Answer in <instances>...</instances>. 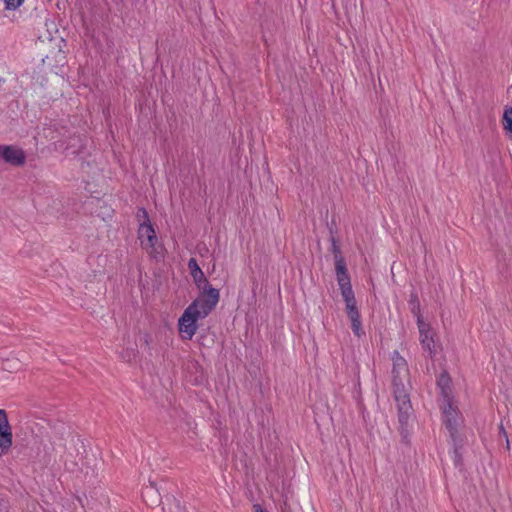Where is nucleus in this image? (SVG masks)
Here are the masks:
<instances>
[{"mask_svg": "<svg viewBox=\"0 0 512 512\" xmlns=\"http://www.w3.org/2000/svg\"><path fill=\"white\" fill-rule=\"evenodd\" d=\"M339 289L341 291V295L346 304V310L357 308V302L355 298L354 291L352 289L351 280L339 282Z\"/></svg>", "mask_w": 512, "mask_h": 512, "instance_id": "f8f14e48", "label": "nucleus"}, {"mask_svg": "<svg viewBox=\"0 0 512 512\" xmlns=\"http://www.w3.org/2000/svg\"><path fill=\"white\" fill-rule=\"evenodd\" d=\"M334 261L337 282L339 283L351 280L348 274V269L344 257L339 256L338 259Z\"/></svg>", "mask_w": 512, "mask_h": 512, "instance_id": "2eb2a0df", "label": "nucleus"}, {"mask_svg": "<svg viewBox=\"0 0 512 512\" xmlns=\"http://www.w3.org/2000/svg\"><path fill=\"white\" fill-rule=\"evenodd\" d=\"M331 242V252L334 255V260L338 259L339 256H342L340 246L338 244V241L335 237H330Z\"/></svg>", "mask_w": 512, "mask_h": 512, "instance_id": "412c9836", "label": "nucleus"}, {"mask_svg": "<svg viewBox=\"0 0 512 512\" xmlns=\"http://www.w3.org/2000/svg\"><path fill=\"white\" fill-rule=\"evenodd\" d=\"M188 269L193 278V281L198 289H202L203 286L206 288L207 286H212L208 279L206 278L204 272L200 268L195 258H190L188 261Z\"/></svg>", "mask_w": 512, "mask_h": 512, "instance_id": "1a4fd4ad", "label": "nucleus"}, {"mask_svg": "<svg viewBox=\"0 0 512 512\" xmlns=\"http://www.w3.org/2000/svg\"><path fill=\"white\" fill-rule=\"evenodd\" d=\"M121 357L125 361L130 362L136 357V350L135 349H127L126 351L122 352Z\"/></svg>", "mask_w": 512, "mask_h": 512, "instance_id": "b1692460", "label": "nucleus"}, {"mask_svg": "<svg viewBox=\"0 0 512 512\" xmlns=\"http://www.w3.org/2000/svg\"><path fill=\"white\" fill-rule=\"evenodd\" d=\"M404 376L406 375L402 371H392L393 397L397 404L399 433L402 441L407 444L410 436L408 422L413 415V408L408 389L404 385Z\"/></svg>", "mask_w": 512, "mask_h": 512, "instance_id": "f257e3e1", "label": "nucleus"}, {"mask_svg": "<svg viewBox=\"0 0 512 512\" xmlns=\"http://www.w3.org/2000/svg\"><path fill=\"white\" fill-rule=\"evenodd\" d=\"M66 467L71 472L82 470V468L79 466V464L77 462H75V461H72L70 464L66 463Z\"/></svg>", "mask_w": 512, "mask_h": 512, "instance_id": "bb28decb", "label": "nucleus"}, {"mask_svg": "<svg viewBox=\"0 0 512 512\" xmlns=\"http://www.w3.org/2000/svg\"><path fill=\"white\" fill-rule=\"evenodd\" d=\"M187 381L193 386L203 385L206 381L203 367L196 360H190L185 367Z\"/></svg>", "mask_w": 512, "mask_h": 512, "instance_id": "6e6552de", "label": "nucleus"}, {"mask_svg": "<svg viewBox=\"0 0 512 512\" xmlns=\"http://www.w3.org/2000/svg\"><path fill=\"white\" fill-rule=\"evenodd\" d=\"M9 503L3 494H0V512H8Z\"/></svg>", "mask_w": 512, "mask_h": 512, "instance_id": "393cba45", "label": "nucleus"}, {"mask_svg": "<svg viewBox=\"0 0 512 512\" xmlns=\"http://www.w3.org/2000/svg\"><path fill=\"white\" fill-rule=\"evenodd\" d=\"M220 300V292L213 286H203L199 289V295L189 306H194V310L198 311L203 318H206L217 306Z\"/></svg>", "mask_w": 512, "mask_h": 512, "instance_id": "f03ea898", "label": "nucleus"}, {"mask_svg": "<svg viewBox=\"0 0 512 512\" xmlns=\"http://www.w3.org/2000/svg\"><path fill=\"white\" fill-rule=\"evenodd\" d=\"M330 237H335L334 234L337 232V229L335 228V221L332 220L330 224H327Z\"/></svg>", "mask_w": 512, "mask_h": 512, "instance_id": "cd10ccee", "label": "nucleus"}, {"mask_svg": "<svg viewBox=\"0 0 512 512\" xmlns=\"http://www.w3.org/2000/svg\"><path fill=\"white\" fill-rule=\"evenodd\" d=\"M158 501L157 497H155V499H153V503L156 504Z\"/></svg>", "mask_w": 512, "mask_h": 512, "instance_id": "c756f323", "label": "nucleus"}, {"mask_svg": "<svg viewBox=\"0 0 512 512\" xmlns=\"http://www.w3.org/2000/svg\"><path fill=\"white\" fill-rule=\"evenodd\" d=\"M346 313H347L349 320L351 321V329H352L354 335L357 337H361L362 335H364L365 332L362 328V323H361L360 313H359L358 308L346 310Z\"/></svg>", "mask_w": 512, "mask_h": 512, "instance_id": "4468645a", "label": "nucleus"}, {"mask_svg": "<svg viewBox=\"0 0 512 512\" xmlns=\"http://www.w3.org/2000/svg\"><path fill=\"white\" fill-rule=\"evenodd\" d=\"M504 128L512 133V107L506 108L503 115Z\"/></svg>", "mask_w": 512, "mask_h": 512, "instance_id": "6ab92c4d", "label": "nucleus"}, {"mask_svg": "<svg viewBox=\"0 0 512 512\" xmlns=\"http://www.w3.org/2000/svg\"><path fill=\"white\" fill-rule=\"evenodd\" d=\"M417 326L420 334V343L423 349L429 352L431 358L434 357L436 355L434 344L435 332L429 323L424 322L422 317H418Z\"/></svg>", "mask_w": 512, "mask_h": 512, "instance_id": "39448f33", "label": "nucleus"}, {"mask_svg": "<svg viewBox=\"0 0 512 512\" xmlns=\"http://www.w3.org/2000/svg\"><path fill=\"white\" fill-rule=\"evenodd\" d=\"M510 447V444H509V441L507 440V448L509 449Z\"/></svg>", "mask_w": 512, "mask_h": 512, "instance_id": "7c9ffc66", "label": "nucleus"}, {"mask_svg": "<svg viewBox=\"0 0 512 512\" xmlns=\"http://www.w3.org/2000/svg\"><path fill=\"white\" fill-rule=\"evenodd\" d=\"M204 319L194 306H188L178 319V330L184 340H191L198 329V320Z\"/></svg>", "mask_w": 512, "mask_h": 512, "instance_id": "7ed1b4c3", "label": "nucleus"}, {"mask_svg": "<svg viewBox=\"0 0 512 512\" xmlns=\"http://www.w3.org/2000/svg\"><path fill=\"white\" fill-rule=\"evenodd\" d=\"M451 382L452 379L446 370L442 371L437 378L436 383L438 388L440 389V394L443 398V401L453 400Z\"/></svg>", "mask_w": 512, "mask_h": 512, "instance_id": "9b49d317", "label": "nucleus"}, {"mask_svg": "<svg viewBox=\"0 0 512 512\" xmlns=\"http://www.w3.org/2000/svg\"><path fill=\"white\" fill-rule=\"evenodd\" d=\"M453 454H454V464L455 466L457 467H460L463 465V458H462V453H461V449H453Z\"/></svg>", "mask_w": 512, "mask_h": 512, "instance_id": "5701e85b", "label": "nucleus"}, {"mask_svg": "<svg viewBox=\"0 0 512 512\" xmlns=\"http://www.w3.org/2000/svg\"><path fill=\"white\" fill-rule=\"evenodd\" d=\"M393 369L392 371H402L405 375H408L409 371L407 368L406 360L399 354L398 351L393 352Z\"/></svg>", "mask_w": 512, "mask_h": 512, "instance_id": "dca6fc26", "label": "nucleus"}, {"mask_svg": "<svg viewBox=\"0 0 512 512\" xmlns=\"http://www.w3.org/2000/svg\"><path fill=\"white\" fill-rule=\"evenodd\" d=\"M13 443L12 428L5 410L0 409V457L6 454Z\"/></svg>", "mask_w": 512, "mask_h": 512, "instance_id": "423d86ee", "label": "nucleus"}, {"mask_svg": "<svg viewBox=\"0 0 512 512\" xmlns=\"http://www.w3.org/2000/svg\"><path fill=\"white\" fill-rule=\"evenodd\" d=\"M138 238L143 249H152L156 252L157 235L152 223L139 224Z\"/></svg>", "mask_w": 512, "mask_h": 512, "instance_id": "0eeeda50", "label": "nucleus"}, {"mask_svg": "<svg viewBox=\"0 0 512 512\" xmlns=\"http://www.w3.org/2000/svg\"><path fill=\"white\" fill-rule=\"evenodd\" d=\"M85 149V144L83 143V139L81 136H73L69 139L65 150L67 151V155L80 156L83 158Z\"/></svg>", "mask_w": 512, "mask_h": 512, "instance_id": "ddd939ff", "label": "nucleus"}, {"mask_svg": "<svg viewBox=\"0 0 512 512\" xmlns=\"http://www.w3.org/2000/svg\"><path fill=\"white\" fill-rule=\"evenodd\" d=\"M409 308L411 313L418 319V317H422L421 309H420V301L418 298V294L416 291H412L410 293V299L408 301Z\"/></svg>", "mask_w": 512, "mask_h": 512, "instance_id": "f3484780", "label": "nucleus"}, {"mask_svg": "<svg viewBox=\"0 0 512 512\" xmlns=\"http://www.w3.org/2000/svg\"><path fill=\"white\" fill-rule=\"evenodd\" d=\"M141 340L143 341L145 348L150 350L151 349L150 345L152 343V336L149 333H144L143 336L141 337Z\"/></svg>", "mask_w": 512, "mask_h": 512, "instance_id": "a878e982", "label": "nucleus"}, {"mask_svg": "<svg viewBox=\"0 0 512 512\" xmlns=\"http://www.w3.org/2000/svg\"><path fill=\"white\" fill-rule=\"evenodd\" d=\"M443 422L445 424V427L447 430H452L458 427L457 423V414L458 410L457 408H454L452 405V400L449 401H443Z\"/></svg>", "mask_w": 512, "mask_h": 512, "instance_id": "9d476101", "label": "nucleus"}, {"mask_svg": "<svg viewBox=\"0 0 512 512\" xmlns=\"http://www.w3.org/2000/svg\"><path fill=\"white\" fill-rule=\"evenodd\" d=\"M449 436L453 449H462L464 445V439L459 433L458 428L449 430Z\"/></svg>", "mask_w": 512, "mask_h": 512, "instance_id": "a211bd4d", "label": "nucleus"}, {"mask_svg": "<svg viewBox=\"0 0 512 512\" xmlns=\"http://www.w3.org/2000/svg\"><path fill=\"white\" fill-rule=\"evenodd\" d=\"M26 153L14 145H0V160L14 167H21L26 163Z\"/></svg>", "mask_w": 512, "mask_h": 512, "instance_id": "20e7f679", "label": "nucleus"}, {"mask_svg": "<svg viewBox=\"0 0 512 512\" xmlns=\"http://www.w3.org/2000/svg\"><path fill=\"white\" fill-rule=\"evenodd\" d=\"M136 218L140 223H151L147 210L144 207L138 208Z\"/></svg>", "mask_w": 512, "mask_h": 512, "instance_id": "aec40b11", "label": "nucleus"}, {"mask_svg": "<svg viewBox=\"0 0 512 512\" xmlns=\"http://www.w3.org/2000/svg\"><path fill=\"white\" fill-rule=\"evenodd\" d=\"M500 433L503 434L507 438V433L502 425H500Z\"/></svg>", "mask_w": 512, "mask_h": 512, "instance_id": "c85d7f7f", "label": "nucleus"}, {"mask_svg": "<svg viewBox=\"0 0 512 512\" xmlns=\"http://www.w3.org/2000/svg\"><path fill=\"white\" fill-rule=\"evenodd\" d=\"M23 2L24 0H4L5 8L7 10H16Z\"/></svg>", "mask_w": 512, "mask_h": 512, "instance_id": "4be33fe9", "label": "nucleus"}]
</instances>
